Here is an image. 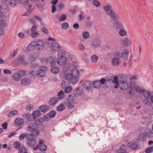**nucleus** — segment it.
I'll use <instances>...</instances> for the list:
<instances>
[{"label": "nucleus", "mask_w": 153, "mask_h": 153, "mask_svg": "<svg viewBox=\"0 0 153 153\" xmlns=\"http://www.w3.org/2000/svg\"><path fill=\"white\" fill-rule=\"evenodd\" d=\"M24 122V119L20 117L16 118L14 121L15 123L18 126L22 125Z\"/></svg>", "instance_id": "nucleus-13"}, {"label": "nucleus", "mask_w": 153, "mask_h": 153, "mask_svg": "<svg viewBox=\"0 0 153 153\" xmlns=\"http://www.w3.org/2000/svg\"><path fill=\"white\" fill-rule=\"evenodd\" d=\"M100 82L101 84V85L102 84H104V83H105V84L106 85H107V84H108V81H109V79H106V80L104 78H102V79H101L100 80Z\"/></svg>", "instance_id": "nucleus-49"}, {"label": "nucleus", "mask_w": 153, "mask_h": 153, "mask_svg": "<svg viewBox=\"0 0 153 153\" xmlns=\"http://www.w3.org/2000/svg\"><path fill=\"white\" fill-rule=\"evenodd\" d=\"M47 109V106L46 105H41L39 108V110L42 112H45Z\"/></svg>", "instance_id": "nucleus-26"}, {"label": "nucleus", "mask_w": 153, "mask_h": 153, "mask_svg": "<svg viewBox=\"0 0 153 153\" xmlns=\"http://www.w3.org/2000/svg\"><path fill=\"white\" fill-rule=\"evenodd\" d=\"M35 47L36 49L39 51H40L43 47V42L41 40H39L37 41H36Z\"/></svg>", "instance_id": "nucleus-10"}, {"label": "nucleus", "mask_w": 153, "mask_h": 153, "mask_svg": "<svg viewBox=\"0 0 153 153\" xmlns=\"http://www.w3.org/2000/svg\"><path fill=\"white\" fill-rule=\"evenodd\" d=\"M59 71V69L58 67H53L51 69V71L54 74L57 73Z\"/></svg>", "instance_id": "nucleus-44"}, {"label": "nucleus", "mask_w": 153, "mask_h": 153, "mask_svg": "<svg viewBox=\"0 0 153 153\" xmlns=\"http://www.w3.org/2000/svg\"><path fill=\"white\" fill-rule=\"evenodd\" d=\"M35 135L34 134L30 133L29 134L26 133V139L28 141H31L35 140L34 138Z\"/></svg>", "instance_id": "nucleus-18"}, {"label": "nucleus", "mask_w": 153, "mask_h": 153, "mask_svg": "<svg viewBox=\"0 0 153 153\" xmlns=\"http://www.w3.org/2000/svg\"><path fill=\"white\" fill-rule=\"evenodd\" d=\"M32 115L33 118L35 119L37 117L39 116L41 114L40 111L39 110H36L33 111L32 113Z\"/></svg>", "instance_id": "nucleus-25"}, {"label": "nucleus", "mask_w": 153, "mask_h": 153, "mask_svg": "<svg viewBox=\"0 0 153 153\" xmlns=\"http://www.w3.org/2000/svg\"><path fill=\"white\" fill-rule=\"evenodd\" d=\"M47 70V67L42 66L39 68L38 71L35 72V74L37 76L41 77L43 76L45 74V72Z\"/></svg>", "instance_id": "nucleus-5"}, {"label": "nucleus", "mask_w": 153, "mask_h": 153, "mask_svg": "<svg viewBox=\"0 0 153 153\" xmlns=\"http://www.w3.org/2000/svg\"><path fill=\"white\" fill-rule=\"evenodd\" d=\"M60 46L56 42H54L51 45V48L53 51H58L60 48Z\"/></svg>", "instance_id": "nucleus-14"}, {"label": "nucleus", "mask_w": 153, "mask_h": 153, "mask_svg": "<svg viewBox=\"0 0 153 153\" xmlns=\"http://www.w3.org/2000/svg\"><path fill=\"white\" fill-rule=\"evenodd\" d=\"M7 26V23L6 21L3 19L0 20V26L4 27Z\"/></svg>", "instance_id": "nucleus-40"}, {"label": "nucleus", "mask_w": 153, "mask_h": 153, "mask_svg": "<svg viewBox=\"0 0 153 153\" xmlns=\"http://www.w3.org/2000/svg\"><path fill=\"white\" fill-rule=\"evenodd\" d=\"M79 71L76 69H72L69 73H68L66 70H63L62 73L63 76H65L66 79L70 83L75 84L78 82V77L79 76Z\"/></svg>", "instance_id": "nucleus-1"}, {"label": "nucleus", "mask_w": 153, "mask_h": 153, "mask_svg": "<svg viewBox=\"0 0 153 153\" xmlns=\"http://www.w3.org/2000/svg\"><path fill=\"white\" fill-rule=\"evenodd\" d=\"M78 49L80 51H83L85 50V48L83 44H80L79 45Z\"/></svg>", "instance_id": "nucleus-51"}, {"label": "nucleus", "mask_w": 153, "mask_h": 153, "mask_svg": "<svg viewBox=\"0 0 153 153\" xmlns=\"http://www.w3.org/2000/svg\"><path fill=\"white\" fill-rule=\"evenodd\" d=\"M73 100H71V98H67V100L66 102V105L69 109H71L74 107L73 104L74 102Z\"/></svg>", "instance_id": "nucleus-12"}, {"label": "nucleus", "mask_w": 153, "mask_h": 153, "mask_svg": "<svg viewBox=\"0 0 153 153\" xmlns=\"http://www.w3.org/2000/svg\"><path fill=\"white\" fill-rule=\"evenodd\" d=\"M122 43L125 47H128L131 44V41L128 38H125L122 41Z\"/></svg>", "instance_id": "nucleus-15"}, {"label": "nucleus", "mask_w": 153, "mask_h": 153, "mask_svg": "<svg viewBox=\"0 0 153 153\" xmlns=\"http://www.w3.org/2000/svg\"><path fill=\"white\" fill-rule=\"evenodd\" d=\"M26 133H25L21 134L19 136V140L22 141L24 140V138L25 137H26Z\"/></svg>", "instance_id": "nucleus-58"}, {"label": "nucleus", "mask_w": 153, "mask_h": 153, "mask_svg": "<svg viewBox=\"0 0 153 153\" xmlns=\"http://www.w3.org/2000/svg\"><path fill=\"white\" fill-rule=\"evenodd\" d=\"M65 6V4L63 3L58 4H57V8L59 10H61L64 8Z\"/></svg>", "instance_id": "nucleus-47"}, {"label": "nucleus", "mask_w": 153, "mask_h": 153, "mask_svg": "<svg viewBox=\"0 0 153 153\" xmlns=\"http://www.w3.org/2000/svg\"><path fill=\"white\" fill-rule=\"evenodd\" d=\"M28 130L30 131L33 132L36 131L35 134L38 136L39 134V131L38 130V125L36 123H30L27 127Z\"/></svg>", "instance_id": "nucleus-2"}, {"label": "nucleus", "mask_w": 153, "mask_h": 153, "mask_svg": "<svg viewBox=\"0 0 153 153\" xmlns=\"http://www.w3.org/2000/svg\"><path fill=\"white\" fill-rule=\"evenodd\" d=\"M17 0H10V4L12 7L15 6L16 4Z\"/></svg>", "instance_id": "nucleus-57"}, {"label": "nucleus", "mask_w": 153, "mask_h": 153, "mask_svg": "<svg viewBox=\"0 0 153 153\" xmlns=\"http://www.w3.org/2000/svg\"><path fill=\"white\" fill-rule=\"evenodd\" d=\"M92 86L95 88H98L101 85V84L99 80L94 81L92 83Z\"/></svg>", "instance_id": "nucleus-23"}, {"label": "nucleus", "mask_w": 153, "mask_h": 153, "mask_svg": "<svg viewBox=\"0 0 153 153\" xmlns=\"http://www.w3.org/2000/svg\"><path fill=\"white\" fill-rule=\"evenodd\" d=\"M14 147L16 149H19L20 146V143L18 141H15L13 143Z\"/></svg>", "instance_id": "nucleus-54"}, {"label": "nucleus", "mask_w": 153, "mask_h": 153, "mask_svg": "<svg viewBox=\"0 0 153 153\" xmlns=\"http://www.w3.org/2000/svg\"><path fill=\"white\" fill-rule=\"evenodd\" d=\"M143 92V95L144 97L145 98V99H144L143 100V102H145V101H146L145 105H148V102H149V97L151 96V93L150 92L147 91H144Z\"/></svg>", "instance_id": "nucleus-9"}, {"label": "nucleus", "mask_w": 153, "mask_h": 153, "mask_svg": "<svg viewBox=\"0 0 153 153\" xmlns=\"http://www.w3.org/2000/svg\"><path fill=\"white\" fill-rule=\"evenodd\" d=\"M135 91L137 93L140 94L144 92V90L139 87H136L135 88Z\"/></svg>", "instance_id": "nucleus-52"}, {"label": "nucleus", "mask_w": 153, "mask_h": 153, "mask_svg": "<svg viewBox=\"0 0 153 153\" xmlns=\"http://www.w3.org/2000/svg\"><path fill=\"white\" fill-rule=\"evenodd\" d=\"M23 116L25 118H26L27 120H31V115L28 113H24Z\"/></svg>", "instance_id": "nucleus-36"}, {"label": "nucleus", "mask_w": 153, "mask_h": 153, "mask_svg": "<svg viewBox=\"0 0 153 153\" xmlns=\"http://www.w3.org/2000/svg\"><path fill=\"white\" fill-rule=\"evenodd\" d=\"M36 41H34L31 42L28 45L27 48V49L29 51L33 50L35 48Z\"/></svg>", "instance_id": "nucleus-16"}, {"label": "nucleus", "mask_w": 153, "mask_h": 153, "mask_svg": "<svg viewBox=\"0 0 153 153\" xmlns=\"http://www.w3.org/2000/svg\"><path fill=\"white\" fill-rule=\"evenodd\" d=\"M98 56L96 55H94L91 56V60L93 62H96L98 60Z\"/></svg>", "instance_id": "nucleus-32"}, {"label": "nucleus", "mask_w": 153, "mask_h": 153, "mask_svg": "<svg viewBox=\"0 0 153 153\" xmlns=\"http://www.w3.org/2000/svg\"><path fill=\"white\" fill-rule=\"evenodd\" d=\"M103 9L106 12V13H108L112 10V7L110 5H107L103 7Z\"/></svg>", "instance_id": "nucleus-27"}, {"label": "nucleus", "mask_w": 153, "mask_h": 153, "mask_svg": "<svg viewBox=\"0 0 153 153\" xmlns=\"http://www.w3.org/2000/svg\"><path fill=\"white\" fill-rule=\"evenodd\" d=\"M30 83V80L29 78H25L22 80L21 84L23 85H28Z\"/></svg>", "instance_id": "nucleus-19"}, {"label": "nucleus", "mask_w": 153, "mask_h": 153, "mask_svg": "<svg viewBox=\"0 0 153 153\" xmlns=\"http://www.w3.org/2000/svg\"><path fill=\"white\" fill-rule=\"evenodd\" d=\"M33 106L32 104H29L27 105L26 107V109L27 110H30L31 109H33Z\"/></svg>", "instance_id": "nucleus-59"}, {"label": "nucleus", "mask_w": 153, "mask_h": 153, "mask_svg": "<svg viewBox=\"0 0 153 153\" xmlns=\"http://www.w3.org/2000/svg\"><path fill=\"white\" fill-rule=\"evenodd\" d=\"M119 87L122 90H126L129 87L128 83L126 81H119Z\"/></svg>", "instance_id": "nucleus-7"}, {"label": "nucleus", "mask_w": 153, "mask_h": 153, "mask_svg": "<svg viewBox=\"0 0 153 153\" xmlns=\"http://www.w3.org/2000/svg\"><path fill=\"white\" fill-rule=\"evenodd\" d=\"M58 98L57 97H53L50 99L49 101V104L51 105H54L58 101Z\"/></svg>", "instance_id": "nucleus-17"}, {"label": "nucleus", "mask_w": 153, "mask_h": 153, "mask_svg": "<svg viewBox=\"0 0 153 153\" xmlns=\"http://www.w3.org/2000/svg\"><path fill=\"white\" fill-rule=\"evenodd\" d=\"M92 3L94 5L97 7H99L100 6V3L99 1L97 0H93L92 1Z\"/></svg>", "instance_id": "nucleus-50"}, {"label": "nucleus", "mask_w": 153, "mask_h": 153, "mask_svg": "<svg viewBox=\"0 0 153 153\" xmlns=\"http://www.w3.org/2000/svg\"><path fill=\"white\" fill-rule=\"evenodd\" d=\"M19 2L23 4H26L28 2L29 0H19Z\"/></svg>", "instance_id": "nucleus-63"}, {"label": "nucleus", "mask_w": 153, "mask_h": 153, "mask_svg": "<svg viewBox=\"0 0 153 153\" xmlns=\"http://www.w3.org/2000/svg\"><path fill=\"white\" fill-rule=\"evenodd\" d=\"M3 72L4 74H10L12 73L11 71L8 69L4 70Z\"/></svg>", "instance_id": "nucleus-64"}, {"label": "nucleus", "mask_w": 153, "mask_h": 153, "mask_svg": "<svg viewBox=\"0 0 153 153\" xmlns=\"http://www.w3.org/2000/svg\"><path fill=\"white\" fill-rule=\"evenodd\" d=\"M64 94L63 91H61L59 92L57 94V96L59 97V98L60 99H63L64 97Z\"/></svg>", "instance_id": "nucleus-46"}, {"label": "nucleus", "mask_w": 153, "mask_h": 153, "mask_svg": "<svg viewBox=\"0 0 153 153\" xmlns=\"http://www.w3.org/2000/svg\"><path fill=\"white\" fill-rule=\"evenodd\" d=\"M112 82L115 84H119V81H118V78L117 76H115L113 80H109L108 82Z\"/></svg>", "instance_id": "nucleus-35"}, {"label": "nucleus", "mask_w": 153, "mask_h": 153, "mask_svg": "<svg viewBox=\"0 0 153 153\" xmlns=\"http://www.w3.org/2000/svg\"><path fill=\"white\" fill-rule=\"evenodd\" d=\"M56 59L55 57L54 56H52L48 57L46 60V61L48 62H52L53 60H54V59Z\"/></svg>", "instance_id": "nucleus-53"}, {"label": "nucleus", "mask_w": 153, "mask_h": 153, "mask_svg": "<svg viewBox=\"0 0 153 153\" xmlns=\"http://www.w3.org/2000/svg\"><path fill=\"white\" fill-rule=\"evenodd\" d=\"M18 59L19 61L22 64H25L24 56L23 55H21L19 56Z\"/></svg>", "instance_id": "nucleus-31"}, {"label": "nucleus", "mask_w": 153, "mask_h": 153, "mask_svg": "<svg viewBox=\"0 0 153 153\" xmlns=\"http://www.w3.org/2000/svg\"><path fill=\"white\" fill-rule=\"evenodd\" d=\"M120 59L118 58H114L112 59L111 63L112 65L114 66H117L119 65Z\"/></svg>", "instance_id": "nucleus-20"}, {"label": "nucleus", "mask_w": 153, "mask_h": 153, "mask_svg": "<svg viewBox=\"0 0 153 153\" xmlns=\"http://www.w3.org/2000/svg\"><path fill=\"white\" fill-rule=\"evenodd\" d=\"M13 79L16 81H19L21 79L17 72L14 74L13 76Z\"/></svg>", "instance_id": "nucleus-30"}, {"label": "nucleus", "mask_w": 153, "mask_h": 153, "mask_svg": "<svg viewBox=\"0 0 153 153\" xmlns=\"http://www.w3.org/2000/svg\"><path fill=\"white\" fill-rule=\"evenodd\" d=\"M82 36L84 39H87L89 38L90 35L88 32L84 31L82 33Z\"/></svg>", "instance_id": "nucleus-41"}, {"label": "nucleus", "mask_w": 153, "mask_h": 153, "mask_svg": "<svg viewBox=\"0 0 153 153\" xmlns=\"http://www.w3.org/2000/svg\"><path fill=\"white\" fill-rule=\"evenodd\" d=\"M42 31L45 34H48V31L46 28L42 27L41 29Z\"/></svg>", "instance_id": "nucleus-61"}, {"label": "nucleus", "mask_w": 153, "mask_h": 153, "mask_svg": "<svg viewBox=\"0 0 153 153\" xmlns=\"http://www.w3.org/2000/svg\"><path fill=\"white\" fill-rule=\"evenodd\" d=\"M67 16L65 14H62L59 18V21L62 22L65 20L67 19Z\"/></svg>", "instance_id": "nucleus-45"}, {"label": "nucleus", "mask_w": 153, "mask_h": 153, "mask_svg": "<svg viewBox=\"0 0 153 153\" xmlns=\"http://www.w3.org/2000/svg\"><path fill=\"white\" fill-rule=\"evenodd\" d=\"M119 33L121 36H124L126 35L127 33L126 31L124 30L121 29L119 32Z\"/></svg>", "instance_id": "nucleus-38"}, {"label": "nucleus", "mask_w": 153, "mask_h": 153, "mask_svg": "<svg viewBox=\"0 0 153 153\" xmlns=\"http://www.w3.org/2000/svg\"><path fill=\"white\" fill-rule=\"evenodd\" d=\"M69 27L68 23L67 22L63 23L61 25V27L62 29L64 30H66L68 29Z\"/></svg>", "instance_id": "nucleus-42"}, {"label": "nucleus", "mask_w": 153, "mask_h": 153, "mask_svg": "<svg viewBox=\"0 0 153 153\" xmlns=\"http://www.w3.org/2000/svg\"><path fill=\"white\" fill-rule=\"evenodd\" d=\"M100 45V40L98 39H94L92 43V46L94 48L98 47Z\"/></svg>", "instance_id": "nucleus-22"}, {"label": "nucleus", "mask_w": 153, "mask_h": 153, "mask_svg": "<svg viewBox=\"0 0 153 153\" xmlns=\"http://www.w3.org/2000/svg\"><path fill=\"white\" fill-rule=\"evenodd\" d=\"M65 108V105L62 103L60 104L56 107V110L59 111H61L63 110Z\"/></svg>", "instance_id": "nucleus-29"}, {"label": "nucleus", "mask_w": 153, "mask_h": 153, "mask_svg": "<svg viewBox=\"0 0 153 153\" xmlns=\"http://www.w3.org/2000/svg\"><path fill=\"white\" fill-rule=\"evenodd\" d=\"M18 113V111L16 110L11 111H10L8 114V117H11L17 114Z\"/></svg>", "instance_id": "nucleus-34"}, {"label": "nucleus", "mask_w": 153, "mask_h": 153, "mask_svg": "<svg viewBox=\"0 0 153 153\" xmlns=\"http://www.w3.org/2000/svg\"><path fill=\"white\" fill-rule=\"evenodd\" d=\"M126 146L123 145L118 150L117 153H128L126 151Z\"/></svg>", "instance_id": "nucleus-21"}, {"label": "nucleus", "mask_w": 153, "mask_h": 153, "mask_svg": "<svg viewBox=\"0 0 153 153\" xmlns=\"http://www.w3.org/2000/svg\"><path fill=\"white\" fill-rule=\"evenodd\" d=\"M39 33L36 32L35 31L32 33L31 34V36L33 38H36L39 35Z\"/></svg>", "instance_id": "nucleus-43"}, {"label": "nucleus", "mask_w": 153, "mask_h": 153, "mask_svg": "<svg viewBox=\"0 0 153 153\" xmlns=\"http://www.w3.org/2000/svg\"><path fill=\"white\" fill-rule=\"evenodd\" d=\"M36 142L35 140L31 141H29L27 143V145L29 147H34L36 145Z\"/></svg>", "instance_id": "nucleus-28"}, {"label": "nucleus", "mask_w": 153, "mask_h": 153, "mask_svg": "<svg viewBox=\"0 0 153 153\" xmlns=\"http://www.w3.org/2000/svg\"><path fill=\"white\" fill-rule=\"evenodd\" d=\"M106 14L108 15H109L111 18L113 19L111 21L112 24H114L117 20L120 19L119 15L114 13V11L112 10L108 13H106Z\"/></svg>", "instance_id": "nucleus-3"}, {"label": "nucleus", "mask_w": 153, "mask_h": 153, "mask_svg": "<svg viewBox=\"0 0 153 153\" xmlns=\"http://www.w3.org/2000/svg\"><path fill=\"white\" fill-rule=\"evenodd\" d=\"M27 59L30 62H32L35 60V58L33 56H30L27 58Z\"/></svg>", "instance_id": "nucleus-60"}, {"label": "nucleus", "mask_w": 153, "mask_h": 153, "mask_svg": "<svg viewBox=\"0 0 153 153\" xmlns=\"http://www.w3.org/2000/svg\"><path fill=\"white\" fill-rule=\"evenodd\" d=\"M153 152V146H151L146 148L145 150L146 153H150Z\"/></svg>", "instance_id": "nucleus-48"}, {"label": "nucleus", "mask_w": 153, "mask_h": 153, "mask_svg": "<svg viewBox=\"0 0 153 153\" xmlns=\"http://www.w3.org/2000/svg\"><path fill=\"white\" fill-rule=\"evenodd\" d=\"M56 114V112L54 111H51L48 114H45L43 117L44 120L48 121L50 119L54 117Z\"/></svg>", "instance_id": "nucleus-6"}, {"label": "nucleus", "mask_w": 153, "mask_h": 153, "mask_svg": "<svg viewBox=\"0 0 153 153\" xmlns=\"http://www.w3.org/2000/svg\"><path fill=\"white\" fill-rule=\"evenodd\" d=\"M34 18L37 20L41 22V24L43 25L42 23V20L41 19V18L40 17L37 16H34Z\"/></svg>", "instance_id": "nucleus-62"}, {"label": "nucleus", "mask_w": 153, "mask_h": 153, "mask_svg": "<svg viewBox=\"0 0 153 153\" xmlns=\"http://www.w3.org/2000/svg\"><path fill=\"white\" fill-rule=\"evenodd\" d=\"M38 1V4L37 6L40 7H43L44 4V0H39Z\"/></svg>", "instance_id": "nucleus-56"}, {"label": "nucleus", "mask_w": 153, "mask_h": 153, "mask_svg": "<svg viewBox=\"0 0 153 153\" xmlns=\"http://www.w3.org/2000/svg\"><path fill=\"white\" fill-rule=\"evenodd\" d=\"M83 88L89 92L93 91V89L92 86L91 82L89 80H86L84 82Z\"/></svg>", "instance_id": "nucleus-4"}, {"label": "nucleus", "mask_w": 153, "mask_h": 153, "mask_svg": "<svg viewBox=\"0 0 153 153\" xmlns=\"http://www.w3.org/2000/svg\"><path fill=\"white\" fill-rule=\"evenodd\" d=\"M72 90V88L71 87L68 86L65 88V92L66 93H68L70 92Z\"/></svg>", "instance_id": "nucleus-55"}, {"label": "nucleus", "mask_w": 153, "mask_h": 153, "mask_svg": "<svg viewBox=\"0 0 153 153\" xmlns=\"http://www.w3.org/2000/svg\"><path fill=\"white\" fill-rule=\"evenodd\" d=\"M26 72V71L22 70L18 71L17 73L21 78L23 76H25Z\"/></svg>", "instance_id": "nucleus-33"}, {"label": "nucleus", "mask_w": 153, "mask_h": 153, "mask_svg": "<svg viewBox=\"0 0 153 153\" xmlns=\"http://www.w3.org/2000/svg\"><path fill=\"white\" fill-rule=\"evenodd\" d=\"M115 27L117 29H121L123 28L121 23L120 22H117L115 24Z\"/></svg>", "instance_id": "nucleus-37"}, {"label": "nucleus", "mask_w": 153, "mask_h": 153, "mask_svg": "<svg viewBox=\"0 0 153 153\" xmlns=\"http://www.w3.org/2000/svg\"><path fill=\"white\" fill-rule=\"evenodd\" d=\"M67 60V58L61 55L60 57H59L58 59L57 63L60 65H64L65 64Z\"/></svg>", "instance_id": "nucleus-8"}, {"label": "nucleus", "mask_w": 153, "mask_h": 153, "mask_svg": "<svg viewBox=\"0 0 153 153\" xmlns=\"http://www.w3.org/2000/svg\"><path fill=\"white\" fill-rule=\"evenodd\" d=\"M47 149V146L45 144H41L39 146V150L41 151H45Z\"/></svg>", "instance_id": "nucleus-39"}, {"label": "nucleus", "mask_w": 153, "mask_h": 153, "mask_svg": "<svg viewBox=\"0 0 153 153\" xmlns=\"http://www.w3.org/2000/svg\"><path fill=\"white\" fill-rule=\"evenodd\" d=\"M128 146L129 147L133 149H135L137 147V145L136 143L132 142H129Z\"/></svg>", "instance_id": "nucleus-24"}, {"label": "nucleus", "mask_w": 153, "mask_h": 153, "mask_svg": "<svg viewBox=\"0 0 153 153\" xmlns=\"http://www.w3.org/2000/svg\"><path fill=\"white\" fill-rule=\"evenodd\" d=\"M129 53V51L127 49L124 50L121 54V58H123L125 61L127 60L128 56Z\"/></svg>", "instance_id": "nucleus-11"}]
</instances>
